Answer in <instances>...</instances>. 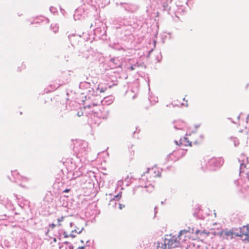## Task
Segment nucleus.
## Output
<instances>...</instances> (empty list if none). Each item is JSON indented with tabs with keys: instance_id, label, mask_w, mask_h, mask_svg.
I'll list each match as a JSON object with an SVG mask.
<instances>
[{
	"instance_id": "nucleus-1",
	"label": "nucleus",
	"mask_w": 249,
	"mask_h": 249,
	"mask_svg": "<svg viewBox=\"0 0 249 249\" xmlns=\"http://www.w3.org/2000/svg\"><path fill=\"white\" fill-rule=\"evenodd\" d=\"M161 176V172L159 169L156 167H153L151 168L148 169L147 172L144 175L143 178L142 180H144V178L148 180L149 182H153L155 179Z\"/></svg>"
},
{
	"instance_id": "nucleus-2",
	"label": "nucleus",
	"mask_w": 249,
	"mask_h": 249,
	"mask_svg": "<svg viewBox=\"0 0 249 249\" xmlns=\"http://www.w3.org/2000/svg\"><path fill=\"white\" fill-rule=\"evenodd\" d=\"M244 235L249 238V225L240 228L239 233H237V234H235L236 236L242 237Z\"/></svg>"
},
{
	"instance_id": "nucleus-3",
	"label": "nucleus",
	"mask_w": 249,
	"mask_h": 249,
	"mask_svg": "<svg viewBox=\"0 0 249 249\" xmlns=\"http://www.w3.org/2000/svg\"><path fill=\"white\" fill-rule=\"evenodd\" d=\"M192 231H191V229L189 227V230H188V232H191L192 233H194V232L196 234V235H198L199 233H200V235H202V234H205L206 235H208L209 234V233H206V232H205L204 231H200L199 230H195V231H194V229H192Z\"/></svg>"
},
{
	"instance_id": "nucleus-4",
	"label": "nucleus",
	"mask_w": 249,
	"mask_h": 249,
	"mask_svg": "<svg viewBox=\"0 0 249 249\" xmlns=\"http://www.w3.org/2000/svg\"><path fill=\"white\" fill-rule=\"evenodd\" d=\"M224 234L227 236V238L230 237L231 238H232L233 235L235 236V234L237 233L233 232L232 231H224Z\"/></svg>"
},
{
	"instance_id": "nucleus-5",
	"label": "nucleus",
	"mask_w": 249,
	"mask_h": 249,
	"mask_svg": "<svg viewBox=\"0 0 249 249\" xmlns=\"http://www.w3.org/2000/svg\"><path fill=\"white\" fill-rule=\"evenodd\" d=\"M63 235L65 238H68L70 236L73 238V237H75L76 236L75 234H73V231H71V233H70V234H68L67 232L65 231L63 233Z\"/></svg>"
},
{
	"instance_id": "nucleus-6",
	"label": "nucleus",
	"mask_w": 249,
	"mask_h": 249,
	"mask_svg": "<svg viewBox=\"0 0 249 249\" xmlns=\"http://www.w3.org/2000/svg\"><path fill=\"white\" fill-rule=\"evenodd\" d=\"M176 143L178 145H186V139L185 138H184L183 140H180L179 143H178V141H176Z\"/></svg>"
},
{
	"instance_id": "nucleus-7",
	"label": "nucleus",
	"mask_w": 249,
	"mask_h": 249,
	"mask_svg": "<svg viewBox=\"0 0 249 249\" xmlns=\"http://www.w3.org/2000/svg\"><path fill=\"white\" fill-rule=\"evenodd\" d=\"M122 197V192H120L117 195L115 196L113 200H119Z\"/></svg>"
},
{
	"instance_id": "nucleus-8",
	"label": "nucleus",
	"mask_w": 249,
	"mask_h": 249,
	"mask_svg": "<svg viewBox=\"0 0 249 249\" xmlns=\"http://www.w3.org/2000/svg\"><path fill=\"white\" fill-rule=\"evenodd\" d=\"M134 154V150L133 149V146L130 147V149L129 150V152L128 153V155L131 156H133Z\"/></svg>"
},
{
	"instance_id": "nucleus-9",
	"label": "nucleus",
	"mask_w": 249,
	"mask_h": 249,
	"mask_svg": "<svg viewBox=\"0 0 249 249\" xmlns=\"http://www.w3.org/2000/svg\"><path fill=\"white\" fill-rule=\"evenodd\" d=\"M186 232L187 231L185 230L181 231L180 232V233H179V234L178 235V237L179 238V240L181 239V237L183 235V234H185Z\"/></svg>"
},
{
	"instance_id": "nucleus-10",
	"label": "nucleus",
	"mask_w": 249,
	"mask_h": 249,
	"mask_svg": "<svg viewBox=\"0 0 249 249\" xmlns=\"http://www.w3.org/2000/svg\"><path fill=\"white\" fill-rule=\"evenodd\" d=\"M64 217L62 216L60 218L57 219V221H58V226H60L61 225L60 222H61V221H63L64 220Z\"/></svg>"
},
{
	"instance_id": "nucleus-11",
	"label": "nucleus",
	"mask_w": 249,
	"mask_h": 249,
	"mask_svg": "<svg viewBox=\"0 0 249 249\" xmlns=\"http://www.w3.org/2000/svg\"><path fill=\"white\" fill-rule=\"evenodd\" d=\"M125 206L124 204L119 203V208L120 210H122L123 208H125Z\"/></svg>"
},
{
	"instance_id": "nucleus-12",
	"label": "nucleus",
	"mask_w": 249,
	"mask_h": 249,
	"mask_svg": "<svg viewBox=\"0 0 249 249\" xmlns=\"http://www.w3.org/2000/svg\"><path fill=\"white\" fill-rule=\"evenodd\" d=\"M106 90H107V88H102L100 89V92L104 93V92H105V91Z\"/></svg>"
},
{
	"instance_id": "nucleus-13",
	"label": "nucleus",
	"mask_w": 249,
	"mask_h": 249,
	"mask_svg": "<svg viewBox=\"0 0 249 249\" xmlns=\"http://www.w3.org/2000/svg\"><path fill=\"white\" fill-rule=\"evenodd\" d=\"M97 106V104H93L92 105H90L88 106L87 107H88L89 108H90L92 107H94V106Z\"/></svg>"
},
{
	"instance_id": "nucleus-14",
	"label": "nucleus",
	"mask_w": 249,
	"mask_h": 249,
	"mask_svg": "<svg viewBox=\"0 0 249 249\" xmlns=\"http://www.w3.org/2000/svg\"><path fill=\"white\" fill-rule=\"evenodd\" d=\"M55 226H56V225H55V224H53H53H50V225H49V227H50V228H52V229H53V228H54V227H55Z\"/></svg>"
},
{
	"instance_id": "nucleus-15",
	"label": "nucleus",
	"mask_w": 249,
	"mask_h": 249,
	"mask_svg": "<svg viewBox=\"0 0 249 249\" xmlns=\"http://www.w3.org/2000/svg\"><path fill=\"white\" fill-rule=\"evenodd\" d=\"M218 162V160H215V159H213V160H211V162L212 163H216V162Z\"/></svg>"
},
{
	"instance_id": "nucleus-16",
	"label": "nucleus",
	"mask_w": 249,
	"mask_h": 249,
	"mask_svg": "<svg viewBox=\"0 0 249 249\" xmlns=\"http://www.w3.org/2000/svg\"><path fill=\"white\" fill-rule=\"evenodd\" d=\"M12 173H13L14 176H15L16 175H18V173L16 171L12 172Z\"/></svg>"
},
{
	"instance_id": "nucleus-17",
	"label": "nucleus",
	"mask_w": 249,
	"mask_h": 249,
	"mask_svg": "<svg viewBox=\"0 0 249 249\" xmlns=\"http://www.w3.org/2000/svg\"><path fill=\"white\" fill-rule=\"evenodd\" d=\"M70 189H66L63 192L65 193H68L70 192Z\"/></svg>"
},
{
	"instance_id": "nucleus-18",
	"label": "nucleus",
	"mask_w": 249,
	"mask_h": 249,
	"mask_svg": "<svg viewBox=\"0 0 249 249\" xmlns=\"http://www.w3.org/2000/svg\"><path fill=\"white\" fill-rule=\"evenodd\" d=\"M85 249V246H82V247H78L77 249Z\"/></svg>"
},
{
	"instance_id": "nucleus-19",
	"label": "nucleus",
	"mask_w": 249,
	"mask_h": 249,
	"mask_svg": "<svg viewBox=\"0 0 249 249\" xmlns=\"http://www.w3.org/2000/svg\"><path fill=\"white\" fill-rule=\"evenodd\" d=\"M129 69L131 70V71H133L134 70V68L133 67V66H131L130 68H129Z\"/></svg>"
},
{
	"instance_id": "nucleus-20",
	"label": "nucleus",
	"mask_w": 249,
	"mask_h": 249,
	"mask_svg": "<svg viewBox=\"0 0 249 249\" xmlns=\"http://www.w3.org/2000/svg\"><path fill=\"white\" fill-rule=\"evenodd\" d=\"M113 85H110L109 86V88H111L112 87Z\"/></svg>"
},
{
	"instance_id": "nucleus-21",
	"label": "nucleus",
	"mask_w": 249,
	"mask_h": 249,
	"mask_svg": "<svg viewBox=\"0 0 249 249\" xmlns=\"http://www.w3.org/2000/svg\"><path fill=\"white\" fill-rule=\"evenodd\" d=\"M247 120L249 119V115H248V116H247Z\"/></svg>"
},
{
	"instance_id": "nucleus-22",
	"label": "nucleus",
	"mask_w": 249,
	"mask_h": 249,
	"mask_svg": "<svg viewBox=\"0 0 249 249\" xmlns=\"http://www.w3.org/2000/svg\"><path fill=\"white\" fill-rule=\"evenodd\" d=\"M92 112H93L94 114H95V113H97V112H93V111H92Z\"/></svg>"
},
{
	"instance_id": "nucleus-23",
	"label": "nucleus",
	"mask_w": 249,
	"mask_h": 249,
	"mask_svg": "<svg viewBox=\"0 0 249 249\" xmlns=\"http://www.w3.org/2000/svg\"><path fill=\"white\" fill-rule=\"evenodd\" d=\"M217 166H220V163H218V164L217 165Z\"/></svg>"
}]
</instances>
